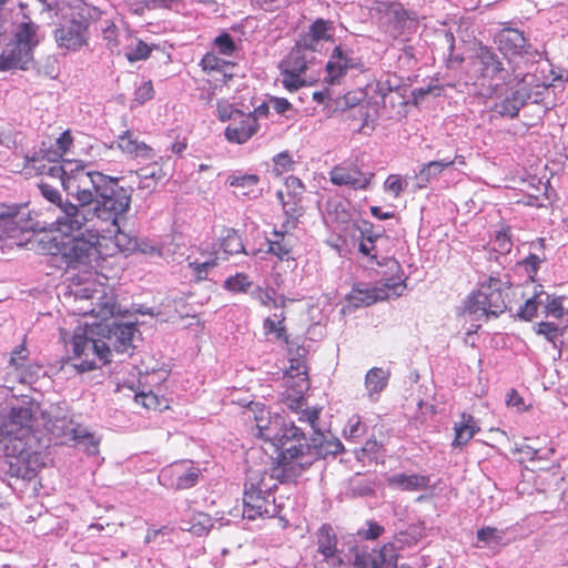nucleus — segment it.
<instances>
[{
    "label": "nucleus",
    "instance_id": "25",
    "mask_svg": "<svg viewBox=\"0 0 568 568\" xmlns=\"http://www.w3.org/2000/svg\"><path fill=\"white\" fill-rule=\"evenodd\" d=\"M366 233H367V231L362 232L363 240L359 243V252L366 256H369L371 260L376 261V263L378 265L387 266L392 273H398L400 271V265L396 260L389 258V257L384 258L383 262H379L377 260V246H378V243H381L385 240V236H383L379 233H376V234L371 233L367 235H366Z\"/></svg>",
    "mask_w": 568,
    "mask_h": 568
},
{
    "label": "nucleus",
    "instance_id": "7",
    "mask_svg": "<svg viewBox=\"0 0 568 568\" xmlns=\"http://www.w3.org/2000/svg\"><path fill=\"white\" fill-rule=\"evenodd\" d=\"M343 449L342 442L331 434L315 432L307 442L303 433V439H297L286 449L283 465H285L286 474L296 479L316 459L335 456Z\"/></svg>",
    "mask_w": 568,
    "mask_h": 568
},
{
    "label": "nucleus",
    "instance_id": "23",
    "mask_svg": "<svg viewBox=\"0 0 568 568\" xmlns=\"http://www.w3.org/2000/svg\"><path fill=\"white\" fill-rule=\"evenodd\" d=\"M498 50L511 64L514 58L520 57L525 51L526 38L523 32L516 29H506L498 33L497 40Z\"/></svg>",
    "mask_w": 568,
    "mask_h": 568
},
{
    "label": "nucleus",
    "instance_id": "17",
    "mask_svg": "<svg viewBox=\"0 0 568 568\" xmlns=\"http://www.w3.org/2000/svg\"><path fill=\"white\" fill-rule=\"evenodd\" d=\"M477 61L480 77L484 80L509 83L511 80V74H514L515 79L519 78V74H516L515 67H511V72H509V70L504 67V63L498 54L487 47L480 48L477 54Z\"/></svg>",
    "mask_w": 568,
    "mask_h": 568
},
{
    "label": "nucleus",
    "instance_id": "22",
    "mask_svg": "<svg viewBox=\"0 0 568 568\" xmlns=\"http://www.w3.org/2000/svg\"><path fill=\"white\" fill-rule=\"evenodd\" d=\"M50 415L52 417L48 420L47 428L61 444L70 440L74 442L78 435L82 434L83 426L73 419L68 418L65 415L53 414L52 412Z\"/></svg>",
    "mask_w": 568,
    "mask_h": 568
},
{
    "label": "nucleus",
    "instance_id": "62",
    "mask_svg": "<svg viewBox=\"0 0 568 568\" xmlns=\"http://www.w3.org/2000/svg\"><path fill=\"white\" fill-rule=\"evenodd\" d=\"M384 531V528L373 521L368 523V528L364 531H359L358 534L362 535L366 539H377Z\"/></svg>",
    "mask_w": 568,
    "mask_h": 568
},
{
    "label": "nucleus",
    "instance_id": "44",
    "mask_svg": "<svg viewBox=\"0 0 568 568\" xmlns=\"http://www.w3.org/2000/svg\"><path fill=\"white\" fill-rule=\"evenodd\" d=\"M119 37L120 33L116 26L113 22L106 21L105 27L102 29V39L112 53L120 54L121 52Z\"/></svg>",
    "mask_w": 568,
    "mask_h": 568
},
{
    "label": "nucleus",
    "instance_id": "34",
    "mask_svg": "<svg viewBox=\"0 0 568 568\" xmlns=\"http://www.w3.org/2000/svg\"><path fill=\"white\" fill-rule=\"evenodd\" d=\"M286 316L284 312L274 313L272 316H267L263 322V331L265 336H273L276 341L288 342L286 334L285 322Z\"/></svg>",
    "mask_w": 568,
    "mask_h": 568
},
{
    "label": "nucleus",
    "instance_id": "6",
    "mask_svg": "<svg viewBox=\"0 0 568 568\" xmlns=\"http://www.w3.org/2000/svg\"><path fill=\"white\" fill-rule=\"evenodd\" d=\"M31 429L32 410L29 406L12 407L8 418L0 425V448L11 467L30 468L33 458Z\"/></svg>",
    "mask_w": 568,
    "mask_h": 568
},
{
    "label": "nucleus",
    "instance_id": "11",
    "mask_svg": "<svg viewBox=\"0 0 568 568\" xmlns=\"http://www.w3.org/2000/svg\"><path fill=\"white\" fill-rule=\"evenodd\" d=\"M38 26L23 22L19 26L14 41L7 44L0 55V71L12 69L27 70L33 59V49L38 45Z\"/></svg>",
    "mask_w": 568,
    "mask_h": 568
},
{
    "label": "nucleus",
    "instance_id": "8",
    "mask_svg": "<svg viewBox=\"0 0 568 568\" xmlns=\"http://www.w3.org/2000/svg\"><path fill=\"white\" fill-rule=\"evenodd\" d=\"M250 413L253 414L255 422L253 435L271 443L278 450L275 466H283L286 449L290 448V445L295 444L297 439H303V432L293 423H286L283 416L272 415L261 404H254L248 409Z\"/></svg>",
    "mask_w": 568,
    "mask_h": 568
},
{
    "label": "nucleus",
    "instance_id": "4",
    "mask_svg": "<svg viewBox=\"0 0 568 568\" xmlns=\"http://www.w3.org/2000/svg\"><path fill=\"white\" fill-rule=\"evenodd\" d=\"M285 471V465L267 470H248L243 495V517L248 520L274 517L278 509L274 491L278 483L294 480Z\"/></svg>",
    "mask_w": 568,
    "mask_h": 568
},
{
    "label": "nucleus",
    "instance_id": "63",
    "mask_svg": "<svg viewBox=\"0 0 568 568\" xmlns=\"http://www.w3.org/2000/svg\"><path fill=\"white\" fill-rule=\"evenodd\" d=\"M139 178L156 180L159 182L163 178L162 170L158 166L143 168L138 172Z\"/></svg>",
    "mask_w": 568,
    "mask_h": 568
},
{
    "label": "nucleus",
    "instance_id": "51",
    "mask_svg": "<svg viewBox=\"0 0 568 568\" xmlns=\"http://www.w3.org/2000/svg\"><path fill=\"white\" fill-rule=\"evenodd\" d=\"M384 187L386 191L393 193V195L397 197L407 187V181L398 174H390L386 179Z\"/></svg>",
    "mask_w": 568,
    "mask_h": 568
},
{
    "label": "nucleus",
    "instance_id": "64",
    "mask_svg": "<svg viewBox=\"0 0 568 568\" xmlns=\"http://www.w3.org/2000/svg\"><path fill=\"white\" fill-rule=\"evenodd\" d=\"M542 261L544 257H540L537 254H529L524 260V264L529 273L536 274Z\"/></svg>",
    "mask_w": 568,
    "mask_h": 568
},
{
    "label": "nucleus",
    "instance_id": "18",
    "mask_svg": "<svg viewBox=\"0 0 568 568\" xmlns=\"http://www.w3.org/2000/svg\"><path fill=\"white\" fill-rule=\"evenodd\" d=\"M10 374L20 383L32 384L42 374V366L29 358V352L23 345L17 347L10 357Z\"/></svg>",
    "mask_w": 568,
    "mask_h": 568
},
{
    "label": "nucleus",
    "instance_id": "28",
    "mask_svg": "<svg viewBox=\"0 0 568 568\" xmlns=\"http://www.w3.org/2000/svg\"><path fill=\"white\" fill-rule=\"evenodd\" d=\"M530 99V93L527 89L519 88L511 91V93L505 97L499 103L496 104L495 109L501 116L516 118L520 109Z\"/></svg>",
    "mask_w": 568,
    "mask_h": 568
},
{
    "label": "nucleus",
    "instance_id": "59",
    "mask_svg": "<svg viewBox=\"0 0 568 568\" xmlns=\"http://www.w3.org/2000/svg\"><path fill=\"white\" fill-rule=\"evenodd\" d=\"M153 87L150 81L142 82L134 92V101L142 104L153 98Z\"/></svg>",
    "mask_w": 568,
    "mask_h": 568
},
{
    "label": "nucleus",
    "instance_id": "40",
    "mask_svg": "<svg viewBox=\"0 0 568 568\" xmlns=\"http://www.w3.org/2000/svg\"><path fill=\"white\" fill-rule=\"evenodd\" d=\"M308 50L297 45L290 54L281 62L280 68H294L304 72L307 70Z\"/></svg>",
    "mask_w": 568,
    "mask_h": 568
},
{
    "label": "nucleus",
    "instance_id": "52",
    "mask_svg": "<svg viewBox=\"0 0 568 568\" xmlns=\"http://www.w3.org/2000/svg\"><path fill=\"white\" fill-rule=\"evenodd\" d=\"M216 113L217 118L222 121H233L235 118H237L242 111L233 108L231 103L227 101H219L216 105Z\"/></svg>",
    "mask_w": 568,
    "mask_h": 568
},
{
    "label": "nucleus",
    "instance_id": "58",
    "mask_svg": "<svg viewBox=\"0 0 568 568\" xmlns=\"http://www.w3.org/2000/svg\"><path fill=\"white\" fill-rule=\"evenodd\" d=\"M536 333L544 335L547 341L555 343L559 335V328L554 323L540 322L537 325Z\"/></svg>",
    "mask_w": 568,
    "mask_h": 568
},
{
    "label": "nucleus",
    "instance_id": "27",
    "mask_svg": "<svg viewBox=\"0 0 568 568\" xmlns=\"http://www.w3.org/2000/svg\"><path fill=\"white\" fill-rule=\"evenodd\" d=\"M458 161L459 163H464L463 156H455L453 160H440V161H430L422 165L420 170L416 174L417 179V187L424 189L434 180L438 179V176L443 173V171L447 168H450Z\"/></svg>",
    "mask_w": 568,
    "mask_h": 568
},
{
    "label": "nucleus",
    "instance_id": "46",
    "mask_svg": "<svg viewBox=\"0 0 568 568\" xmlns=\"http://www.w3.org/2000/svg\"><path fill=\"white\" fill-rule=\"evenodd\" d=\"M251 285L252 282L244 273H236L224 282V288L233 293L246 292Z\"/></svg>",
    "mask_w": 568,
    "mask_h": 568
},
{
    "label": "nucleus",
    "instance_id": "12",
    "mask_svg": "<svg viewBox=\"0 0 568 568\" xmlns=\"http://www.w3.org/2000/svg\"><path fill=\"white\" fill-rule=\"evenodd\" d=\"M73 136L70 130L63 131L57 139L43 141L33 156L30 159V165L41 175L58 179L57 174L51 172L53 168H61L68 162L83 163L79 160H63L64 154L71 151Z\"/></svg>",
    "mask_w": 568,
    "mask_h": 568
},
{
    "label": "nucleus",
    "instance_id": "37",
    "mask_svg": "<svg viewBox=\"0 0 568 568\" xmlns=\"http://www.w3.org/2000/svg\"><path fill=\"white\" fill-rule=\"evenodd\" d=\"M38 187L41 195L49 202V206L47 207L48 216L53 214L58 207L63 205V202L69 200L63 197L61 192L55 186L50 185L48 182L41 181L38 184Z\"/></svg>",
    "mask_w": 568,
    "mask_h": 568
},
{
    "label": "nucleus",
    "instance_id": "41",
    "mask_svg": "<svg viewBox=\"0 0 568 568\" xmlns=\"http://www.w3.org/2000/svg\"><path fill=\"white\" fill-rule=\"evenodd\" d=\"M152 51V47L138 38H132L131 43L125 48V57L130 62L146 59Z\"/></svg>",
    "mask_w": 568,
    "mask_h": 568
},
{
    "label": "nucleus",
    "instance_id": "31",
    "mask_svg": "<svg viewBox=\"0 0 568 568\" xmlns=\"http://www.w3.org/2000/svg\"><path fill=\"white\" fill-rule=\"evenodd\" d=\"M118 148L125 154L134 158H146L150 155L151 149L136 139L132 131H124L118 136Z\"/></svg>",
    "mask_w": 568,
    "mask_h": 568
},
{
    "label": "nucleus",
    "instance_id": "50",
    "mask_svg": "<svg viewBox=\"0 0 568 568\" xmlns=\"http://www.w3.org/2000/svg\"><path fill=\"white\" fill-rule=\"evenodd\" d=\"M214 47L223 55H232L236 49L235 42L229 33H222L214 39Z\"/></svg>",
    "mask_w": 568,
    "mask_h": 568
},
{
    "label": "nucleus",
    "instance_id": "29",
    "mask_svg": "<svg viewBox=\"0 0 568 568\" xmlns=\"http://www.w3.org/2000/svg\"><path fill=\"white\" fill-rule=\"evenodd\" d=\"M387 484L404 491H418L429 487L430 477L420 474H395L387 479Z\"/></svg>",
    "mask_w": 568,
    "mask_h": 568
},
{
    "label": "nucleus",
    "instance_id": "3",
    "mask_svg": "<svg viewBox=\"0 0 568 568\" xmlns=\"http://www.w3.org/2000/svg\"><path fill=\"white\" fill-rule=\"evenodd\" d=\"M51 172L58 175V180H60L67 195L74 199L78 203H72L70 200L63 202L62 206L48 216V230L63 236H71L88 229L99 227L94 224L89 202H85L75 194L77 184L80 180L77 163L68 162L61 168L51 169Z\"/></svg>",
    "mask_w": 568,
    "mask_h": 568
},
{
    "label": "nucleus",
    "instance_id": "33",
    "mask_svg": "<svg viewBox=\"0 0 568 568\" xmlns=\"http://www.w3.org/2000/svg\"><path fill=\"white\" fill-rule=\"evenodd\" d=\"M398 555L392 544H385L378 549L371 550L372 568H397Z\"/></svg>",
    "mask_w": 568,
    "mask_h": 568
},
{
    "label": "nucleus",
    "instance_id": "38",
    "mask_svg": "<svg viewBox=\"0 0 568 568\" xmlns=\"http://www.w3.org/2000/svg\"><path fill=\"white\" fill-rule=\"evenodd\" d=\"M213 527L212 518L204 513H196L192 516L190 521L183 523L182 530H186L196 536L206 535Z\"/></svg>",
    "mask_w": 568,
    "mask_h": 568
},
{
    "label": "nucleus",
    "instance_id": "26",
    "mask_svg": "<svg viewBox=\"0 0 568 568\" xmlns=\"http://www.w3.org/2000/svg\"><path fill=\"white\" fill-rule=\"evenodd\" d=\"M390 377L388 368L373 367L365 375L364 386L366 395L372 402L379 399L381 393L387 387Z\"/></svg>",
    "mask_w": 568,
    "mask_h": 568
},
{
    "label": "nucleus",
    "instance_id": "55",
    "mask_svg": "<svg viewBox=\"0 0 568 568\" xmlns=\"http://www.w3.org/2000/svg\"><path fill=\"white\" fill-rule=\"evenodd\" d=\"M520 452L523 454H525L526 456H528L530 460H541V459L547 460L554 455L555 449L551 447V448H547V449L542 450V449L535 448L530 445H524L520 448Z\"/></svg>",
    "mask_w": 568,
    "mask_h": 568
},
{
    "label": "nucleus",
    "instance_id": "21",
    "mask_svg": "<svg viewBox=\"0 0 568 568\" xmlns=\"http://www.w3.org/2000/svg\"><path fill=\"white\" fill-rule=\"evenodd\" d=\"M258 122L242 112L225 129V139L231 143L243 144L258 131Z\"/></svg>",
    "mask_w": 568,
    "mask_h": 568
},
{
    "label": "nucleus",
    "instance_id": "5",
    "mask_svg": "<svg viewBox=\"0 0 568 568\" xmlns=\"http://www.w3.org/2000/svg\"><path fill=\"white\" fill-rule=\"evenodd\" d=\"M105 229L95 227L81 232L79 236H55L45 242V250L52 256H60L68 268L95 267L104 258L101 233Z\"/></svg>",
    "mask_w": 568,
    "mask_h": 568
},
{
    "label": "nucleus",
    "instance_id": "10",
    "mask_svg": "<svg viewBox=\"0 0 568 568\" xmlns=\"http://www.w3.org/2000/svg\"><path fill=\"white\" fill-rule=\"evenodd\" d=\"M508 282L490 276L479 284L467 301L465 315L473 321H480L489 316H498L506 310L504 291L508 288Z\"/></svg>",
    "mask_w": 568,
    "mask_h": 568
},
{
    "label": "nucleus",
    "instance_id": "24",
    "mask_svg": "<svg viewBox=\"0 0 568 568\" xmlns=\"http://www.w3.org/2000/svg\"><path fill=\"white\" fill-rule=\"evenodd\" d=\"M317 550L324 560L334 567L343 565V559L337 551V538L329 525H323L317 532Z\"/></svg>",
    "mask_w": 568,
    "mask_h": 568
},
{
    "label": "nucleus",
    "instance_id": "57",
    "mask_svg": "<svg viewBox=\"0 0 568 568\" xmlns=\"http://www.w3.org/2000/svg\"><path fill=\"white\" fill-rule=\"evenodd\" d=\"M201 65L203 70L222 71L223 68L230 65V63L220 59L214 53H206L201 61Z\"/></svg>",
    "mask_w": 568,
    "mask_h": 568
},
{
    "label": "nucleus",
    "instance_id": "1",
    "mask_svg": "<svg viewBox=\"0 0 568 568\" xmlns=\"http://www.w3.org/2000/svg\"><path fill=\"white\" fill-rule=\"evenodd\" d=\"M74 296L75 301L85 303L73 308L75 314L100 320L99 323H85L90 329L74 333L70 342L74 368L80 373L89 372L99 364L112 362L113 353L131 355L133 339L139 331L134 322L114 316L120 313L114 297L89 285L79 288Z\"/></svg>",
    "mask_w": 568,
    "mask_h": 568
},
{
    "label": "nucleus",
    "instance_id": "42",
    "mask_svg": "<svg viewBox=\"0 0 568 568\" xmlns=\"http://www.w3.org/2000/svg\"><path fill=\"white\" fill-rule=\"evenodd\" d=\"M74 440L75 446L83 449L88 455L94 456L99 453L100 439L89 433L85 427L81 430Z\"/></svg>",
    "mask_w": 568,
    "mask_h": 568
},
{
    "label": "nucleus",
    "instance_id": "30",
    "mask_svg": "<svg viewBox=\"0 0 568 568\" xmlns=\"http://www.w3.org/2000/svg\"><path fill=\"white\" fill-rule=\"evenodd\" d=\"M227 182L239 190V195L256 199L261 194L257 190L260 178L256 174L234 173L227 178Z\"/></svg>",
    "mask_w": 568,
    "mask_h": 568
},
{
    "label": "nucleus",
    "instance_id": "49",
    "mask_svg": "<svg viewBox=\"0 0 568 568\" xmlns=\"http://www.w3.org/2000/svg\"><path fill=\"white\" fill-rule=\"evenodd\" d=\"M365 433V426L362 424L359 416H352L346 427L344 428V436L346 439H356L363 436Z\"/></svg>",
    "mask_w": 568,
    "mask_h": 568
},
{
    "label": "nucleus",
    "instance_id": "14",
    "mask_svg": "<svg viewBox=\"0 0 568 568\" xmlns=\"http://www.w3.org/2000/svg\"><path fill=\"white\" fill-rule=\"evenodd\" d=\"M32 221L26 219V213L18 209L0 212V243L6 246H22L29 241Z\"/></svg>",
    "mask_w": 568,
    "mask_h": 568
},
{
    "label": "nucleus",
    "instance_id": "15",
    "mask_svg": "<svg viewBox=\"0 0 568 568\" xmlns=\"http://www.w3.org/2000/svg\"><path fill=\"white\" fill-rule=\"evenodd\" d=\"M201 476V469L191 460H181L163 468L159 475L161 485L174 489H189L195 486Z\"/></svg>",
    "mask_w": 568,
    "mask_h": 568
},
{
    "label": "nucleus",
    "instance_id": "20",
    "mask_svg": "<svg viewBox=\"0 0 568 568\" xmlns=\"http://www.w3.org/2000/svg\"><path fill=\"white\" fill-rule=\"evenodd\" d=\"M357 65V59L354 52L342 45L336 47L326 64V80L331 84L338 83L345 75L346 71Z\"/></svg>",
    "mask_w": 568,
    "mask_h": 568
},
{
    "label": "nucleus",
    "instance_id": "47",
    "mask_svg": "<svg viewBox=\"0 0 568 568\" xmlns=\"http://www.w3.org/2000/svg\"><path fill=\"white\" fill-rule=\"evenodd\" d=\"M477 539L486 545H499L504 539V531L493 527H485L477 531Z\"/></svg>",
    "mask_w": 568,
    "mask_h": 568
},
{
    "label": "nucleus",
    "instance_id": "13",
    "mask_svg": "<svg viewBox=\"0 0 568 568\" xmlns=\"http://www.w3.org/2000/svg\"><path fill=\"white\" fill-rule=\"evenodd\" d=\"M405 290L400 276H392L381 281L375 286H356L347 296L351 306L358 308L369 306L377 301L400 296Z\"/></svg>",
    "mask_w": 568,
    "mask_h": 568
},
{
    "label": "nucleus",
    "instance_id": "53",
    "mask_svg": "<svg viewBox=\"0 0 568 568\" xmlns=\"http://www.w3.org/2000/svg\"><path fill=\"white\" fill-rule=\"evenodd\" d=\"M353 551L354 568H372L373 562H371V550H368L366 547H354Z\"/></svg>",
    "mask_w": 568,
    "mask_h": 568
},
{
    "label": "nucleus",
    "instance_id": "32",
    "mask_svg": "<svg viewBox=\"0 0 568 568\" xmlns=\"http://www.w3.org/2000/svg\"><path fill=\"white\" fill-rule=\"evenodd\" d=\"M455 438L453 440L454 447H463L466 445L479 430L475 418L469 414H463L460 422L454 426Z\"/></svg>",
    "mask_w": 568,
    "mask_h": 568
},
{
    "label": "nucleus",
    "instance_id": "43",
    "mask_svg": "<svg viewBox=\"0 0 568 568\" xmlns=\"http://www.w3.org/2000/svg\"><path fill=\"white\" fill-rule=\"evenodd\" d=\"M493 251L498 253L494 255V258L498 264H503L501 260H506V254L511 250V242L509 235L505 231H500L496 234L495 240L491 243Z\"/></svg>",
    "mask_w": 568,
    "mask_h": 568
},
{
    "label": "nucleus",
    "instance_id": "19",
    "mask_svg": "<svg viewBox=\"0 0 568 568\" xmlns=\"http://www.w3.org/2000/svg\"><path fill=\"white\" fill-rule=\"evenodd\" d=\"M374 174L362 172L356 166L336 165L329 172V181L337 186H347L352 190H365Z\"/></svg>",
    "mask_w": 568,
    "mask_h": 568
},
{
    "label": "nucleus",
    "instance_id": "2",
    "mask_svg": "<svg viewBox=\"0 0 568 568\" xmlns=\"http://www.w3.org/2000/svg\"><path fill=\"white\" fill-rule=\"evenodd\" d=\"M80 175L75 194L89 202L94 224L118 227L125 220L132 202V189L120 185V178L97 171L88 163H77Z\"/></svg>",
    "mask_w": 568,
    "mask_h": 568
},
{
    "label": "nucleus",
    "instance_id": "16",
    "mask_svg": "<svg viewBox=\"0 0 568 568\" xmlns=\"http://www.w3.org/2000/svg\"><path fill=\"white\" fill-rule=\"evenodd\" d=\"M88 28L89 20L85 17L82 14H79V18L73 17L55 29L54 38L58 47L69 51L81 49L89 39Z\"/></svg>",
    "mask_w": 568,
    "mask_h": 568
},
{
    "label": "nucleus",
    "instance_id": "48",
    "mask_svg": "<svg viewBox=\"0 0 568 568\" xmlns=\"http://www.w3.org/2000/svg\"><path fill=\"white\" fill-rule=\"evenodd\" d=\"M252 300L256 301L264 307H270L273 305L274 295L276 294L274 288H263L261 286H256L251 291Z\"/></svg>",
    "mask_w": 568,
    "mask_h": 568
},
{
    "label": "nucleus",
    "instance_id": "9",
    "mask_svg": "<svg viewBox=\"0 0 568 568\" xmlns=\"http://www.w3.org/2000/svg\"><path fill=\"white\" fill-rule=\"evenodd\" d=\"M246 254L240 234L233 229H225L219 237V250L215 247H199L186 256V264L196 280H205L209 273L219 264L220 260H227L230 255Z\"/></svg>",
    "mask_w": 568,
    "mask_h": 568
},
{
    "label": "nucleus",
    "instance_id": "35",
    "mask_svg": "<svg viewBox=\"0 0 568 568\" xmlns=\"http://www.w3.org/2000/svg\"><path fill=\"white\" fill-rule=\"evenodd\" d=\"M114 230V237L101 240L103 243V246L108 247L109 243L113 245V248L109 252H104V256L106 255H113L115 252H130L133 251L136 246L135 240L130 237L124 232L120 231V223H118V227H112Z\"/></svg>",
    "mask_w": 568,
    "mask_h": 568
},
{
    "label": "nucleus",
    "instance_id": "61",
    "mask_svg": "<svg viewBox=\"0 0 568 568\" xmlns=\"http://www.w3.org/2000/svg\"><path fill=\"white\" fill-rule=\"evenodd\" d=\"M256 4L264 11H275L288 4V0H255Z\"/></svg>",
    "mask_w": 568,
    "mask_h": 568
},
{
    "label": "nucleus",
    "instance_id": "39",
    "mask_svg": "<svg viewBox=\"0 0 568 568\" xmlns=\"http://www.w3.org/2000/svg\"><path fill=\"white\" fill-rule=\"evenodd\" d=\"M272 240L268 241V251L278 258H286L292 251V243L285 232L274 231Z\"/></svg>",
    "mask_w": 568,
    "mask_h": 568
},
{
    "label": "nucleus",
    "instance_id": "60",
    "mask_svg": "<svg viewBox=\"0 0 568 568\" xmlns=\"http://www.w3.org/2000/svg\"><path fill=\"white\" fill-rule=\"evenodd\" d=\"M273 161L276 166V170L280 173L287 172L293 164L292 159L287 152L278 153L277 155L274 156Z\"/></svg>",
    "mask_w": 568,
    "mask_h": 568
},
{
    "label": "nucleus",
    "instance_id": "56",
    "mask_svg": "<svg viewBox=\"0 0 568 568\" xmlns=\"http://www.w3.org/2000/svg\"><path fill=\"white\" fill-rule=\"evenodd\" d=\"M281 82L286 90L294 92L304 87L306 80L304 77L292 75L291 73L281 71Z\"/></svg>",
    "mask_w": 568,
    "mask_h": 568
},
{
    "label": "nucleus",
    "instance_id": "36",
    "mask_svg": "<svg viewBox=\"0 0 568 568\" xmlns=\"http://www.w3.org/2000/svg\"><path fill=\"white\" fill-rule=\"evenodd\" d=\"M542 306L548 317L559 320L564 327H568V312L562 306L561 297H552L542 291Z\"/></svg>",
    "mask_w": 568,
    "mask_h": 568
},
{
    "label": "nucleus",
    "instance_id": "54",
    "mask_svg": "<svg viewBox=\"0 0 568 568\" xmlns=\"http://www.w3.org/2000/svg\"><path fill=\"white\" fill-rule=\"evenodd\" d=\"M328 30V23L318 19L311 26L308 34L313 41L326 40L329 38Z\"/></svg>",
    "mask_w": 568,
    "mask_h": 568
},
{
    "label": "nucleus",
    "instance_id": "45",
    "mask_svg": "<svg viewBox=\"0 0 568 568\" xmlns=\"http://www.w3.org/2000/svg\"><path fill=\"white\" fill-rule=\"evenodd\" d=\"M542 291L536 292L531 297L527 298L525 304L520 307L518 315L530 321L537 314L539 306H542Z\"/></svg>",
    "mask_w": 568,
    "mask_h": 568
}]
</instances>
